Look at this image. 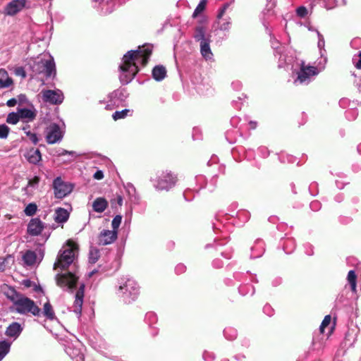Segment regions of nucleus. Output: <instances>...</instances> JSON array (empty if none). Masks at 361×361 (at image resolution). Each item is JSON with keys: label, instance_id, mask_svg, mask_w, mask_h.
<instances>
[{"label": "nucleus", "instance_id": "1", "mask_svg": "<svg viewBox=\"0 0 361 361\" xmlns=\"http://www.w3.org/2000/svg\"><path fill=\"white\" fill-rule=\"evenodd\" d=\"M152 51L151 45H145L137 50L128 51L123 57L120 66V80L123 84L129 83L138 72V64L145 66Z\"/></svg>", "mask_w": 361, "mask_h": 361}, {"label": "nucleus", "instance_id": "2", "mask_svg": "<svg viewBox=\"0 0 361 361\" xmlns=\"http://www.w3.org/2000/svg\"><path fill=\"white\" fill-rule=\"evenodd\" d=\"M29 66L35 75L43 74L47 78L56 75L55 63L51 56L43 54L30 61Z\"/></svg>", "mask_w": 361, "mask_h": 361}, {"label": "nucleus", "instance_id": "3", "mask_svg": "<svg viewBox=\"0 0 361 361\" xmlns=\"http://www.w3.org/2000/svg\"><path fill=\"white\" fill-rule=\"evenodd\" d=\"M78 250V245L71 240H68L59 251L56 262L54 264V269L56 270L59 268L61 269L67 268L73 262Z\"/></svg>", "mask_w": 361, "mask_h": 361}, {"label": "nucleus", "instance_id": "4", "mask_svg": "<svg viewBox=\"0 0 361 361\" xmlns=\"http://www.w3.org/2000/svg\"><path fill=\"white\" fill-rule=\"evenodd\" d=\"M139 286L137 282L131 279H127L120 283L116 294L122 298L126 303L134 301L139 295Z\"/></svg>", "mask_w": 361, "mask_h": 361}, {"label": "nucleus", "instance_id": "5", "mask_svg": "<svg viewBox=\"0 0 361 361\" xmlns=\"http://www.w3.org/2000/svg\"><path fill=\"white\" fill-rule=\"evenodd\" d=\"M194 38L197 42H200V52L202 57L205 60H212L213 59V53L210 48L211 35L207 34L203 27H197L195 31Z\"/></svg>", "mask_w": 361, "mask_h": 361}, {"label": "nucleus", "instance_id": "6", "mask_svg": "<svg viewBox=\"0 0 361 361\" xmlns=\"http://www.w3.org/2000/svg\"><path fill=\"white\" fill-rule=\"evenodd\" d=\"M324 69V66L318 68L316 66L305 64L304 61H301L300 64V70L298 72V77L295 80L294 83L297 84H308L312 78L319 74L320 71Z\"/></svg>", "mask_w": 361, "mask_h": 361}, {"label": "nucleus", "instance_id": "7", "mask_svg": "<svg viewBox=\"0 0 361 361\" xmlns=\"http://www.w3.org/2000/svg\"><path fill=\"white\" fill-rule=\"evenodd\" d=\"M14 310L21 314H32L34 316L39 314L40 309L31 299L21 295L13 304Z\"/></svg>", "mask_w": 361, "mask_h": 361}, {"label": "nucleus", "instance_id": "8", "mask_svg": "<svg viewBox=\"0 0 361 361\" xmlns=\"http://www.w3.org/2000/svg\"><path fill=\"white\" fill-rule=\"evenodd\" d=\"M78 276L71 272L57 274L56 281L57 285L65 290H71L75 287Z\"/></svg>", "mask_w": 361, "mask_h": 361}, {"label": "nucleus", "instance_id": "9", "mask_svg": "<svg viewBox=\"0 0 361 361\" xmlns=\"http://www.w3.org/2000/svg\"><path fill=\"white\" fill-rule=\"evenodd\" d=\"M176 183V177L169 172H162L156 180L154 184L156 189L159 190H169Z\"/></svg>", "mask_w": 361, "mask_h": 361}, {"label": "nucleus", "instance_id": "10", "mask_svg": "<svg viewBox=\"0 0 361 361\" xmlns=\"http://www.w3.org/2000/svg\"><path fill=\"white\" fill-rule=\"evenodd\" d=\"M53 188L55 197L59 199L67 196L73 190L72 185L64 182L61 177H57L54 180Z\"/></svg>", "mask_w": 361, "mask_h": 361}, {"label": "nucleus", "instance_id": "11", "mask_svg": "<svg viewBox=\"0 0 361 361\" xmlns=\"http://www.w3.org/2000/svg\"><path fill=\"white\" fill-rule=\"evenodd\" d=\"M46 140L49 144H54L61 141L63 138V133L59 125L51 123L46 128Z\"/></svg>", "mask_w": 361, "mask_h": 361}, {"label": "nucleus", "instance_id": "12", "mask_svg": "<svg viewBox=\"0 0 361 361\" xmlns=\"http://www.w3.org/2000/svg\"><path fill=\"white\" fill-rule=\"evenodd\" d=\"M83 345L79 341L71 343L66 348V352L73 361H84Z\"/></svg>", "mask_w": 361, "mask_h": 361}, {"label": "nucleus", "instance_id": "13", "mask_svg": "<svg viewBox=\"0 0 361 361\" xmlns=\"http://www.w3.org/2000/svg\"><path fill=\"white\" fill-rule=\"evenodd\" d=\"M41 94L43 101L51 104H61L63 100V94L59 90H42Z\"/></svg>", "mask_w": 361, "mask_h": 361}, {"label": "nucleus", "instance_id": "14", "mask_svg": "<svg viewBox=\"0 0 361 361\" xmlns=\"http://www.w3.org/2000/svg\"><path fill=\"white\" fill-rule=\"evenodd\" d=\"M117 231L104 229L98 235V243L101 245H107L113 243L117 239Z\"/></svg>", "mask_w": 361, "mask_h": 361}, {"label": "nucleus", "instance_id": "15", "mask_svg": "<svg viewBox=\"0 0 361 361\" xmlns=\"http://www.w3.org/2000/svg\"><path fill=\"white\" fill-rule=\"evenodd\" d=\"M85 291V285L80 284L78 290L75 295V300L73 305V311L79 317L82 312Z\"/></svg>", "mask_w": 361, "mask_h": 361}, {"label": "nucleus", "instance_id": "16", "mask_svg": "<svg viewBox=\"0 0 361 361\" xmlns=\"http://www.w3.org/2000/svg\"><path fill=\"white\" fill-rule=\"evenodd\" d=\"M44 228V224L39 218H33L27 225V233L31 235H39Z\"/></svg>", "mask_w": 361, "mask_h": 361}, {"label": "nucleus", "instance_id": "17", "mask_svg": "<svg viewBox=\"0 0 361 361\" xmlns=\"http://www.w3.org/2000/svg\"><path fill=\"white\" fill-rule=\"evenodd\" d=\"M25 5V0H13L5 8V13L13 16L20 11Z\"/></svg>", "mask_w": 361, "mask_h": 361}, {"label": "nucleus", "instance_id": "18", "mask_svg": "<svg viewBox=\"0 0 361 361\" xmlns=\"http://www.w3.org/2000/svg\"><path fill=\"white\" fill-rule=\"evenodd\" d=\"M23 330V326L18 322L11 323L6 329V336L16 339Z\"/></svg>", "mask_w": 361, "mask_h": 361}, {"label": "nucleus", "instance_id": "19", "mask_svg": "<svg viewBox=\"0 0 361 361\" xmlns=\"http://www.w3.org/2000/svg\"><path fill=\"white\" fill-rule=\"evenodd\" d=\"M20 118L25 122H31L35 120L37 116V111L34 108L32 109H18Z\"/></svg>", "mask_w": 361, "mask_h": 361}, {"label": "nucleus", "instance_id": "20", "mask_svg": "<svg viewBox=\"0 0 361 361\" xmlns=\"http://www.w3.org/2000/svg\"><path fill=\"white\" fill-rule=\"evenodd\" d=\"M25 157L27 161L32 164H38L42 159V154L39 149L31 148L26 152Z\"/></svg>", "mask_w": 361, "mask_h": 361}, {"label": "nucleus", "instance_id": "21", "mask_svg": "<svg viewBox=\"0 0 361 361\" xmlns=\"http://www.w3.org/2000/svg\"><path fill=\"white\" fill-rule=\"evenodd\" d=\"M69 213L63 208H57L54 212V220L59 224H63L68 221Z\"/></svg>", "mask_w": 361, "mask_h": 361}, {"label": "nucleus", "instance_id": "22", "mask_svg": "<svg viewBox=\"0 0 361 361\" xmlns=\"http://www.w3.org/2000/svg\"><path fill=\"white\" fill-rule=\"evenodd\" d=\"M3 291L6 297L13 302V305L22 295V294L18 293L15 288L8 286H5Z\"/></svg>", "mask_w": 361, "mask_h": 361}, {"label": "nucleus", "instance_id": "23", "mask_svg": "<svg viewBox=\"0 0 361 361\" xmlns=\"http://www.w3.org/2000/svg\"><path fill=\"white\" fill-rule=\"evenodd\" d=\"M108 207V202L103 197H97L92 203L93 210L98 213L103 212Z\"/></svg>", "mask_w": 361, "mask_h": 361}, {"label": "nucleus", "instance_id": "24", "mask_svg": "<svg viewBox=\"0 0 361 361\" xmlns=\"http://www.w3.org/2000/svg\"><path fill=\"white\" fill-rule=\"evenodd\" d=\"M13 80L8 76V72L3 68L0 69V89L10 87Z\"/></svg>", "mask_w": 361, "mask_h": 361}, {"label": "nucleus", "instance_id": "25", "mask_svg": "<svg viewBox=\"0 0 361 361\" xmlns=\"http://www.w3.org/2000/svg\"><path fill=\"white\" fill-rule=\"evenodd\" d=\"M166 75V70L163 66H156L152 70V77L157 81H161Z\"/></svg>", "mask_w": 361, "mask_h": 361}, {"label": "nucleus", "instance_id": "26", "mask_svg": "<svg viewBox=\"0 0 361 361\" xmlns=\"http://www.w3.org/2000/svg\"><path fill=\"white\" fill-rule=\"evenodd\" d=\"M25 264L28 266L33 265L37 260V255L34 251L27 250L23 256Z\"/></svg>", "mask_w": 361, "mask_h": 361}, {"label": "nucleus", "instance_id": "27", "mask_svg": "<svg viewBox=\"0 0 361 361\" xmlns=\"http://www.w3.org/2000/svg\"><path fill=\"white\" fill-rule=\"evenodd\" d=\"M11 343L4 340L0 341V361L9 353Z\"/></svg>", "mask_w": 361, "mask_h": 361}, {"label": "nucleus", "instance_id": "28", "mask_svg": "<svg viewBox=\"0 0 361 361\" xmlns=\"http://www.w3.org/2000/svg\"><path fill=\"white\" fill-rule=\"evenodd\" d=\"M43 314L49 319H54L55 317L52 307L48 302L44 305Z\"/></svg>", "mask_w": 361, "mask_h": 361}, {"label": "nucleus", "instance_id": "29", "mask_svg": "<svg viewBox=\"0 0 361 361\" xmlns=\"http://www.w3.org/2000/svg\"><path fill=\"white\" fill-rule=\"evenodd\" d=\"M348 281L350 285L351 290L353 292H356V279L357 276L353 270H350L348 274Z\"/></svg>", "mask_w": 361, "mask_h": 361}, {"label": "nucleus", "instance_id": "30", "mask_svg": "<svg viewBox=\"0 0 361 361\" xmlns=\"http://www.w3.org/2000/svg\"><path fill=\"white\" fill-rule=\"evenodd\" d=\"M37 211V204L35 203L32 202V203L28 204L25 207V208L24 209V213L27 216H32L35 214Z\"/></svg>", "mask_w": 361, "mask_h": 361}, {"label": "nucleus", "instance_id": "31", "mask_svg": "<svg viewBox=\"0 0 361 361\" xmlns=\"http://www.w3.org/2000/svg\"><path fill=\"white\" fill-rule=\"evenodd\" d=\"M20 120V115H19L18 111H17L16 113L12 112V113L8 114V115L7 116V118H6V122L8 123L13 124V125L16 124Z\"/></svg>", "mask_w": 361, "mask_h": 361}, {"label": "nucleus", "instance_id": "32", "mask_svg": "<svg viewBox=\"0 0 361 361\" xmlns=\"http://www.w3.org/2000/svg\"><path fill=\"white\" fill-rule=\"evenodd\" d=\"M99 257V251L95 247H92L89 253V261L92 264H94Z\"/></svg>", "mask_w": 361, "mask_h": 361}, {"label": "nucleus", "instance_id": "33", "mask_svg": "<svg viewBox=\"0 0 361 361\" xmlns=\"http://www.w3.org/2000/svg\"><path fill=\"white\" fill-rule=\"evenodd\" d=\"M206 4V0L200 1L192 13V18H197L205 9Z\"/></svg>", "mask_w": 361, "mask_h": 361}, {"label": "nucleus", "instance_id": "34", "mask_svg": "<svg viewBox=\"0 0 361 361\" xmlns=\"http://www.w3.org/2000/svg\"><path fill=\"white\" fill-rule=\"evenodd\" d=\"M40 178L39 176H34L32 178L28 180L27 185L23 188L25 191H28L30 188H36L39 183Z\"/></svg>", "mask_w": 361, "mask_h": 361}, {"label": "nucleus", "instance_id": "35", "mask_svg": "<svg viewBox=\"0 0 361 361\" xmlns=\"http://www.w3.org/2000/svg\"><path fill=\"white\" fill-rule=\"evenodd\" d=\"M23 130L33 144L36 145L39 142L37 135L35 133L30 132L28 130V127H24Z\"/></svg>", "mask_w": 361, "mask_h": 361}, {"label": "nucleus", "instance_id": "36", "mask_svg": "<svg viewBox=\"0 0 361 361\" xmlns=\"http://www.w3.org/2000/svg\"><path fill=\"white\" fill-rule=\"evenodd\" d=\"M122 217L120 215H116L111 221V231H116L118 232V228L121 225Z\"/></svg>", "mask_w": 361, "mask_h": 361}, {"label": "nucleus", "instance_id": "37", "mask_svg": "<svg viewBox=\"0 0 361 361\" xmlns=\"http://www.w3.org/2000/svg\"><path fill=\"white\" fill-rule=\"evenodd\" d=\"M296 14L299 18H303L308 15V10L305 6H301L296 8Z\"/></svg>", "mask_w": 361, "mask_h": 361}, {"label": "nucleus", "instance_id": "38", "mask_svg": "<svg viewBox=\"0 0 361 361\" xmlns=\"http://www.w3.org/2000/svg\"><path fill=\"white\" fill-rule=\"evenodd\" d=\"M331 317L330 315H326L324 317L321 325H320V327H319V331L322 334H323L324 332V329L326 326H328L331 322Z\"/></svg>", "mask_w": 361, "mask_h": 361}, {"label": "nucleus", "instance_id": "39", "mask_svg": "<svg viewBox=\"0 0 361 361\" xmlns=\"http://www.w3.org/2000/svg\"><path fill=\"white\" fill-rule=\"evenodd\" d=\"M129 111L128 109H124L122 111H117L113 114V118L116 121L118 119L123 118L127 116L128 112Z\"/></svg>", "mask_w": 361, "mask_h": 361}, {"label": "nucleus", "instance_id": "40", "mask_svg": "<svg viewBox=\"0 0 361 361\" xmlns=\"http://www.w3.org/2000/svg\"><path fill=\"white\" fill-rule=\"evenodd\" d=\"M9 132V128L5 124L0 125V138H6Z\"/></svg>", "mask_w": 361, "mask_h": 361}, {"label": "nucleus", "instance_id": "41", "mask_svg": "<svg viewBox=\"0 0 361 361\" xmlns=\"http://www.w3.org/2000/svg\"><path fill=\"white\" fill-rule=\"evenodd\" d=\"M316 32H317V36H318L317 46H318V48L320 50H322V49H324V45H325L324 39L323 35L318 30H316Z\"/></svg>", "mask_w": 361, "mask_h": 361}, {"label": "nucleus", "instance_id": "42", "mask_svg": "<svg viewBox=\"0 0 361 361\" xmlns=\"http://www.w3.org/2000/svg\"><path fill=\"white\" fill-rule=\"evenodd\" d=\"M66 154L71 155L72 157H76L78 156L77 153L75 151H68L63 149H60L58 151L59 156H63Z\"/></svg>", "mask_w": 361, "mask_h": 361}, {"label": "nucleus", "instance_id": "43", "mask_svg": "<svg viewBox=\"0 0 361 361\" xmlns=\"http://www.w3.org/2000/svg\"><path fill=\"white\" fill-rule=\"evenodd\" d=\"M353 62L357 68H361V51H360L357 56H354Z\"/></svg>", "mask_w": 361, "mask_h": 361}, {"label": "nucleus", "instance_id": "44", "mask_svg": "<svg viewBox=\"0 0 361 361\" xmlns=\"http://www.w3.org/2000/svg\"><path fill=\"white\" fill-rule=\"evenodd\" d=\"M230 18L227 20H225L224 22L221 23L219 25V29L221 30H228L231 25Z\"/></svg>", "mask_w": 361, "mask_h": 361}, {"label": "nucleus", "instance_id": "45", "mask_svg": "<svg viewBox=\"0 0 361 361\" xmlns=\"http://www.w3.org/2000/svg\"><path fill=\"white\" fill-rule=\"evenodd\" d=\"M267 13L268 15H272L274 13L273 8L274 7V3L270 2L267 4Z\"/></svg>", "mask_w": 361, "mask_h": 361}, {"label": "nucleus", "instance_id": "46", "mask_svg": "<svg viewBox=\"0 0 361 361\" xmlns=\"http://www.w3.org/2000/svg\"><path fill=\"white\" fill-rule=\"evenodd\" d=\"M94 178L97 180H101L104 178L103 172L100 170L97 171L94 174Z\"/></svg>", "mask_w": 361, "mask_h": 361}, {"label": "nucleus", "instance_id": "47", "mask_svg": "<svg viewBox=\"0 0 361 361\" xmlns=\"http://www.w3.org/2000/svg\"><path fill=\"white\" fill-rule=\"evenodd\" d=\"M16 74L18 75H20L23 78H25L26 77L25 72V71H24V69L23 68H17L16 71Z\"/></svg>", "mask_w": 361, "mask_h": 361}, {"label": "nucleus", "instance_id": "48", "mask_svg": "<svg viewBox=\"0 0 361 361\" xmlns=\"http://www.w3.org/2000/svg\"><path fill=\"white\" fill-rule=\"evenodd\" d=\"M18 102V100L16 98H12L7 101L6 105L9 107L14 106Z\"/></svg>", "mask_w": 361, "mask_h": 361}, {"label": "nucleus", "instance_id": "49", "mask_svg": "<svg viewBox=\"0 0 361 361\" xmlns=\"http://www.w3.org/2000/svg\"><path fill=\"white\" fill-rule=\"evenodd\" d=\"M271 44L273 49L276 50L279 49V42L276 39H271Z\"/></svg>", "mask_w": 361, "mask_h": 361}, {"label": "nucleus", "instance_id": "50", "mask_svg": "<svg viewBox=\"0 0 361 361\" xmlns=\"http://www.w3.org/2000/svg\"><path fill=\"white\" fill-rule=\"evenodd\" d=\"M176 270L178 273L183 272L185 270V267L183 264H179L176 267Z\"/></svg>", "mask_w": 361, "mask_h": 361}, {"label": "nucleus", "instance_id": "51", "mask_svg": "<svg viewBox=\"0 0 361 361\" xmlns=\"http://www.w3.org/2000/svg\"><path fill=\"white\" fill-rule=\"evenodd\" d=\"M225 12H226L225 8H221L219 14L217 15V18L219 19H221L222 18V16H224V14L225 13Z\"/></svg>", "mask_w": 361, "mask_h": 361}, {"label": "nucleus", "instance_id": "52", "mask_svg": "<svg viewBox=\"0 0 361 361\" xmlns=\"http://www.w3.org/2000/svg\"><path fill=\"white\" fill-rule=\"evenodd\" d=\"M225 12H226L225 8H221L219 14L217 15V18L219 19H221L222 18V16H224V14L225 13Z\"/></svg>", "mask_w": 361, "mask_h": 361}, {"label": "nucleus", "instance_id": "53", "mask_svg": "<svg viewBox=\"0 0 361 361\" xmlns=\"http://www.w3.org/2000/svg\"><path fill=\"white\" fill-rule=\"evenodd\" d=\"M249 125L250 126V128L255 129L257 127V122H255V121H250L249 123Z\"/></svg>", "mask_w": 361, "mask_h": 361}, {"label": "nucleus", "instance_id": "54", "mask_svg": "<svg viewBox=\"0 0 361 361\" xmlns=\"http://www.w3.org/2000/svg\"><path fill=\"white\" fill-rule=\"evenodd\" d=\"M4 268H5L4 262L1 259H0V271H4Z\"/></svg>", "mask_w": 361, "mask_h": 361}, {"label": "nucleus", "instance_id": "55", "mask_svg": "<svg viewBox=\"0 0 361 361\" xmlns=\"http://www.w3.org/2000/svg\"><path fill=\"white\" fill-rule=\"evenodd\" d=\"M282 61H284V59H282V56L281 55V56H280V58H279V68L283 67V65H284V63H283V62H282Z\"/></svg>", "mask_w": 361, "mask_h": 361}, {"label": "nucleus", "instance_id": "56", "mask_svg": "<svg viewBox=\"0 0 361 361\" xmlns=\"http://www.w3.org/2000/svg\"><path fill=\"white\" fill-rule=\"evenodd\" d=\"M25 99V96L20 94L18 96V100L20 102H23Z\"/></svg>", "mask_w": 361, "mask_h": 361}, {"label": "nucleus", "instance_id": "57", "mask_svg": "<svg viewBox=\"0 0 361 361\" xmlns=\"http://www.w3.org/2000/svg\"><path fill=\"white\" fill-rule=\"evenodd\" d=\"M306 27H307V29L310 30V31H315L316 32V29H314L312 27H311L309 24H307L306 25Z\"/></svg>", "mask_w": 361, "mask_h": 361}, {"label": "nucleus", "instance_id": "58", "mask_svg": "<svg viewBox=\"0 0 361 361\" xmlns=\"http://www.w3.org/2000/svg\"><path fill=\"white\" fill-rule=\"evenodd\" d=\"M317 204H318V203L317 202H312L311 204H310V207L312 208H314V206H316Z\"/></svg>", "mask_w": 361, "mask_h": 361}, {"label": "nucleus", "instance_id": "59", "mask_svg": "<svg viewBox=\"0 0 361 361\" xmlns=\"http://www.w3.org/2000/svg\"><path fill=\"white\" fill-rule=\"evenodd\" d=\"M229 4H226L224 5V6L222 8H225V10L226 11L227 8L228 7Z\"/></svg>", "mask_w": 361, "mask_h": 361}, {"label": "nucleus", "instance_id": "60", "mask_svg": "<svg viewBox=\"0 0 361 361\" xmlns=\"http://www.w3.org/2000/svg\"><path fill=\"white\" fill-rule=\"evenodd\" d=\"M29 283H30L29 281H27V282L25 283V286H29V284H28Z\"/></svg>", "mask_w": 361, "mask_h": 361}, {"label": "nucleus", "instance_id": "61", "mask_svg": "<svg viewBox=\"0 0 361 361\" xmlns=\"http://www.w3.org/2000/svg\"><path fill=\"white\" fill-rule=\"evenodd\" d=\"M224 334H225L226 336H227V331H225Z\"/></svg>", "mask_w": 361, "mask_h": 361}, {"label": "nucleus", "instance_id": "62", "mask_svg": "<svg viewBox=\"0 0 361 361\" xmlns=\"http://www.w3.org/2000/svg\"><path fill=\"white\" fill-rule=\"evenodd\" d=\"M344 4H346L345 0H343Z\"/></svg>", "mask_w": 361, "mask_h": 361}]
</instances>
